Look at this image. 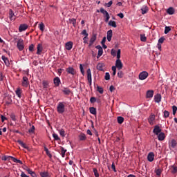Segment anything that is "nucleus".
Masks as SVG:
<instances>
[{
    "label": "nucleus",
    "mask_w": 177,
    "mask_h": 177,
    "mask_svg": "<svg viewBox=\"0 0 177 177\" xmlns=\"http://www.w3.org/2000/svg\"><path fill=\"white\" fill-rule=\"evenodd\" d=\"M121 57V50L118 49L117 51V60L115 62V67L118 70H122V62H121V59H120Z\"/></svg>",
    "instance_id": "1"
},
{
    "label": "nucleus",
    "mask_w": 177,
    "mask_h": 177,
    "mask_svg": "<svg viewBox=\"0 0 177 177\" xmlns=\"http://www.w3.org/2000/svg\"><path fill=\"white\" fill-rule=\"evenodd\" d=\"M57 111L58 114H63L66 111V102H59L57 106Z\"/></svg>",
    "instance_id": "2"
},
{
    "label": "nucleus",
    "mask_w": 177,
    "mask_h": 177,
    "mask_svg": "<svg viewBox=\"0 0 177 177\" xmlns=\"http://www.w3.org/2000/svg\"><path fill=\"white\" fill-rule=\"evenodd\" d=\"M169 149L171 150H174V149H177V142L175 139L169 141Z\"/></svg>",
    "instance_id": "3"
},
{
    "label": "nucleus",
    "mask_w": 177,
    "mask_h": 177,
    "mask_svg": "<svg viewBox=\"0 0 177 177\" xmlns=\"http://www.w3.org/2000/svg\"><path fill=\"white\" fill-rule=\"evenodd\" d=\"M17 48L20 52L24 49V41H23V39H18L17 43Z\"/></svg>",
    "instance_id": "4"
},
{
    "label": "nucleus",
    "mask_w": 177,
    "mask_h": 177,
    "mask_svg": "<svg viewBox=\"0 0 177 177\" xmlns=\"http://www.w3.org/2000/svg\"><path fill=\"white\" fill-rule=\"evenodd\" d=\"M147 77H149V73H147V71L140 72L138 76L139 80H140L141 81H144V80H146Z\"/></svg>",
    "instance_id": "5"
},
{
    "label": "nucleus",
    "mask_w": 177,
    "mask_h": 177,
    "mask_svg": "<svg viewBox=\"0 0 177 177\" xmlns=\"http://www.w3.org/2000/svg\"><path fill=\"white\" fill-rule=\"evenodd\" d=\"M66 73L71 74V75H75L77 74V71H75L73 67L69 66L66 68Z\"/></svg>",
    "instance_id": "6"
},
{
    "label": "nucleus",
    "mask_w": 177,
    "mask_h": 177,
    "mask_svg": "<svg viewBox=\"0 0 177 177\" xmlns=\"http://www.w3.org/2000/svg\"><path fill=\"white\" fill-rule=\"evenodd\" d=\"M30 84V82L28 81V77L24 76L23 80H22V86L24 88H27Z\"/></svg>",
    "instance_id": "7"
},
{
    "label": "nucleus",
    "mask_w": 177,
    "mask_h": 177,
    "mask_svg": "<svg viewBox=\"0 0 177 177\" xmlns=\"http://www.w3.org/2000/svg\"><path fill=\"white\" fill-rule=\"evenodd\" d=\"M95 48L96 49H98V54L97 55V59H99V57H100V56L103 55V48L100 45L97 46Z\"/></svg>",
    "instance_id": "8"
},
{
    "label": "nucleus",
    "mask_w": 177,
    "mask_h": 177,
    "mask_svg": "<svg viewBox=\"0 0 177 177\" xmlns=\"http://www.w3.org/2000/svg\"><path fill=\"white\" fill-rule=\"evenodd\" d=\"M28 28V26L27 24H21L19 27V32H23V31H26Z\"/></svg>",
    "instance_id": "9"
},
{
    "label": "nucleus",
    "mask_w": 177,
    "mask_h": 177,
    "mask_svg": "<svg viewBox=\"0 0 177 177\" xmlns=\"http://www.w3.org/2000/svg\"><path fill=\"white\" fill-rule=\"evenodd\" d=\"M9 19L10 20H16V15L12 9L9 10Z\"/></svg>",
    "instance_id": "10"
},
{
    "label": "nucleus",
    "mask_w": 177,
    "mask_h": 177,
    "mask_svg": "<svg viewBox=\"0 0 177 177\" xmlns=\"http://www.w3.org/2000/svg\"><path fill=\"white\" fill-rule=\"evenodd\" d=\"M73 41H68L67 43H66L65 44V48L66 50H71V49H73Z\"/></svg>",
    "instance_id": "11"
},
{
    "label": "nucleus",
    "mask_w": 177,
    "mask_h": 177,
    "mask_svg": "<svg viewBox=\"0 0 177 177\" xmlns=\"http://www.w3.org/2000/svg\"><path fill=\"white\" fill-rule=\"evenodd\" d=\"M147 160L149 162H153L154 161V153L150 152L147 156Z\"/></svg>",
    "instance_id": "12"
},
{
    "label": "nucleus",
    "mask_w": 177,
    "mask_h": 177,
    "mask_svg": "<svg viewBox=\"0 0 177 177\" xmlns=\"http://www.w3.org/2000/svg\"><path fill=\"white\" fill-rule=\"evenodd\" d=\"M96 38H97L96 34H93L90 39L88 46H92L93 45V43L95 42V41H96Z\"/></svg>",
    "instance_id": "13"
},
{
    "label": "nucleus",
    "mask_w": 177,
    "mask_h": 177,
    "mask_svg": "<svg viewBox=\"0 0 177 177\" xmlns=\"http://www.w3.org/2000/svg\"><path fill=\"white\" fill-rule=\"evenodd\" d=\"M153 132V133H155V135H158V133H161V129H160V126H155Z\"/></svg>",
    "instance_id": "14"
},
{
    "label": "nucleus",
    "mask_w": 177,
    "mask_h": 177,
    "mask_svg": "<svg viewBox=\"0 0 177 177\" xmlns=\"http://www.w3.org/2000/svg\"><path fill=\"white\" fill-rule=\"evenodd\" d=\"M106 38H107V41H109V42H110V41H111V38H113V30H109L107 32Z\"/></svg>",
    "instance_id": "15"
},
{
    "label": "nucleus",
    "mask_w": 177,
    "mask_h": 177,
    "mask_svg": "<svg viewBox=\"0 0 177 177\" xmlns=\"http://www.w3.org/2000/svg\"><path fill=\"white\" fill-rule=\"evenodd\" d=\"M154 120H156V115L154 114L151 113V115L149 116V118H148V121H149V123L150 124V125H153V122Z\"/></svg>",
    "instance_id": "16"
},
{
    "label": "nucleus",
    "mask_w": 177,
    "mask_h": 177,
    "mask_svg": "<svg viewBox=\"0 0 177 177\" xmlns=\"http://www.w3.org/2000/svg\"><path fill=\"white\" fill-rule=\"evenodd\" d=\"M97 70H99L100 71H104V64L98 63L97 65Z\"/></svg>",
    "instance_id": "17"
},
{
    "label": "nucleus",
    "mask_w": 177,
    "mask_h": 177,
    "mask_svg": "<svg viewBox=\"0 0 177 177\" xmlns=\"http://www.w3.org/2000/svg\"><path fill=\"white\" fill-rule=\"evenodd\" d=\"M1 59L4 62L7 67H9L10 66V63H9V59H8V57H6L5 55H2Z\"/></svg>",
    "instance_id": "18"
},
{
    "label": "nucleus",
    "mask_w": 177,
    "mask_h": 177,
    "mask_svg": "<svg viewBox=\"0 0 177 177\" xmlns=\"http://www.w3.org/2000/svg\"><path fill=\"white\" fill-rule=\"evenodd\" d=\"M147 12H149V7H147V6H144L141 8L142 15H146Z\"/></svg>",
    "instance_id": "19"
},
{
    "label": "nucleus",
    "mask_w": 177,
    "mask_h": 177,
    "mask_svg": "<svg viewBox=\"0 0 177 177\" xmlns=\"http://www.w3.org/2000/svg\"><path fill=\"white\" fill-rule=\"evenodd\" d=\"M15 93H16L17 96H18V97H19V99H21V93H23V90H21V88H18L15 91Z\"/></svg>",
    "instance_id": "20"
},
{
    "label": "nucleus",
    "mask_w": 177,
    "mask_h": 177,
    "mask_svg": "<svg viewBox=\"0 0 177 177\" xmlns=\"http://www.w3.org/2000/svg\"><path fill=\"white\" fill-rule=\"evenodd\" d=\"M37 55H41V53H42V50L44 49V48L42 47V44H39L37 45Z\"/></svg>",
    "instance_id": "21"
},
{
    "label": "nucleus",
    "mask_w": 177,
    "mask_h": 177,
    "mask_svg": "<svg viewBox=\"0 0 177 177\" xmlns=\"http://www.w3.org/2000/svg\"><path fill=\"white\" fill-rule=\"evenodd\" d=\"M154 100L156 103H160L161 102V94H156L154 96Z\"/></svg>",
    "instance_id": "22"
},
{
    "label": "nucleus",
    "mask_w": 177,
    "mask_h": 177,
    "mask_svg": "<svg viewBox=\"0 0 177 177\" xmlns=\"http://www.w3.org/2000/svg\"><path fill=\"white\" fill-rule=\"evenodd\" d=\"M54 84L55 85V86H59V85H60V78H59V77H56L54 78Z\"/></svg>",
    "instance_id": "23"
},
{
    "label": "nucleus",
    "mask_w": 177,
    "mask_h": 177,
    "mask_svg": "<svg viewBox=\"0 0 177 177\" xmlns=\"http://www.w3.org/2000/svg\"><path fill=\"white\" fill-rule=\"evenodd\" d=\"M17 143H19V145H20V146H21V147H24V149H26V150H28V146L26 144H24V142H23V141L18 140Z\"/></svg>",
    "instance_id": "24"
},
{
    "label": "nucleus",
    "mask_w": 177,
    "mask_h": 177,
    "mask_svg": "<svg viewBox=\"0 0 177 177\" xmlns=\"http://www.w3.org/2000/svg\"><path fill=\"white\" fill-rule=\"evenodd\" d=\"M44 151H46V154L49 156L50 158H52V153L49 151V149H47L46 145H44Z\"/></svg>",
    "instance_id": "25"
},
{
    "label": "nucleus",
    "mask_w": 177,
    "mask_h": 177,
    "mask_svg": "<svg viewBox=\"0 0 177 177\" xmlns=\"http://www.w3.org/2000/svg\"><path fill=\"white\" fill-rule=\"evenodd\" d=\"M62 92L64 95H70V93H71V90H70L68 88H64L62 89Z\"/></svg>",
    "instance_id": "26"
},
{
    "label": "nucleus",
    "mask_w": 177,
    "mask_h": 177,
    "mask_svg": "<svg viewBox=\"0 0 177 177\" xmlns=\"http://www.w3.org/2000/svg\"><path fill=\"white\" fill-rule=\"evenodd\" d=\"M153 95H154V91L153 90H149L147 92V98L153 97Z\"/></svg>",
    "instance_id": "27"
},
{
    "label": "nucleus",
    "mask_w": 177,
    "mask_h": 177,
    "mask_svg": "<svg viewBox=\"0 0 177 177\" xmlns=\"http://www.w3.org/2000/svg\"><path fill=\"white\" fill-rule=\"evenodd\" d=\"M170 170H171V174H176L177 166H175V165L170 166Z\"/></svg>",
    "instance_id": "28"
},
{
    "label": "nucleus",
    "mask_w": 177,
    "mask_h": 177,
    "mask_svg": "<svg viewBox=\"0 0 177 177\" xmlns=\"http://www.w3.org/2000/svg\"><path fill=\"white\" fill-rule=\"evenodd\" d=\"M158 140H164L165 139V134L164 133H159L158 134Z\"/></svg>",
    "instance_id": "29"
},
{
    "label": "nucleus",
    "mask_w": 177,
    "mask_h": 177,
    "mask_svg": "<svg viewBox=\"0 0 177 177\" xmlns=\"http://www.w3.org/2000/svg\"><path fill=\"white\" fill-rule=\"evenodd\" d=\"M6 104H12V97L10 95L6 97Z\"/></svg>",
    "instance_id": "30"
},
{
    "label": "nucleus",
    "mask_w": 177,
    "mask_h": 177,
    "mask_svg": "<svg viewBox=\"0 0 177 177\" xmlns=\"http://www.w3.org/2000/svg\"><path fill=\"white\" fill-rule=\"evenodd\" d=\"M89 111H90L91 114H93V115H96V114H97L96 108H95V107H90Z\"/></svg>",
    "instance_id": "31"
},
{
    "label": "nucleus",
    "mask_w": 177,
    "mask_h": 177,
    "mask_svg": "<svg viewBox=\"0 0 177 177\" xmlns=\"http://www.w3.org/2000/svg\"><path fill=\"white\" fill-rule=\"evenodd\" d=\"M87 80H92V72L91 71L90 68L87 69Z\"/></svg>",
    "instance_id": "32"
},
{
    "label": "nucleus",
    "mask_w": 177,
    "mask_h": 177,
    "mask_svg": "<svg viewBox=\"0 0 177 177\" xmlns=\"http://www.w3.org/2000/svg\"><path fill=\"white\" fill-rule=\"evenodd\" d=\"M11 159L14 162H17V164H21V165H23V162L20 160H18L17 158L15 157H11Z\"/></svg>",
    "instance_id": "33"
},
{
    "label": "nucleus",
    "mask_w": 177,
    "mask_h": 177,
    "mask_svg": "<svg viewBox=\"0 0 177 177\" xmlns=\"http://www.w3.org/2000/svg\"><path fill=\"white\" fill-rule=\"evenodd\" d=\"M80 140H86V136L84 133H81L79 135Z\"/></svg>",
    "instance_id": "34"
},
{
    "label": "nucleus",
    "mask_w": 177,
    "mask_h": 177,
    "mask_svg": "<svg viewBox=\"0 0 177 177\" xmlns=\"http://www.w3.org/2000/svg\"><path fill=\"white\" fill-rule=\"evenodd\" d=\"M167 13H168V15H174V13H175V10H174V8L170 7L167 9Z\"/></svg>",
    "instance_id": "35"
},
{
    "label": "nucleus",
    "mask_w": 177,
    "mask_h": 177,
    "mask_svg": "<svg viewBox=\"0 0 177 177\" xmlns=\"http://www.w3.org/2000/svg\"><path fill=\"white\" fill-rule=\"evenodd\" d=\"M69 21L71 24H73V27H77V19L73 18L69 19Z\"/></svg>",
    "instance_id": "36"
},
{
    "label": "nucleus",
    "mask_w": 177,
    "mask_h": 177,
    "mask_svg": "<svg viewBox=\"0 0 177 177\" xmlns=\"http://www.w3.org/2000/svg\"><path fill=\"white\" fill-rule=\"evenodd\" d=\"M109 26H111V27H114V28H115L117 27V24L115 21L111 20L109 22Z\"/></svg>",
    "instance_id": "37"
},
{
    "label": "nucleus",
    "mask_w": 177,
    "mask_h": 177,
    "mask_svg": "<svg viewBox=\"0 0 177 177\" xmlns=\"http://www.w3.org/2000/svg\"><path fill=\"white\" fill-rule=\"evenodd\" d=\"M67 151L66 149H64L63 147H61V155L62 157L64 158L66 156V152Z\"/></svg>",
    "instance_id": "38"
},
{
    "label": "nucleus",
    "mask_w": 177,
    "mask_h": 177,
    "mask_svg": "<svg viewBox=\"0 0 177 177\" xmlns=\"http://www.w3.org/2000/svg\"><path fill=\"white\" fill-rule=\"evenodd\" d=\"M40 176L41 177H48L49 176V173L47 171H41L40 172Z\"/></svg>",
    "instance_id": "39"
},
{
    "label": "nucleus",
    "mask_w": 177,
    "mask_h": 177,
    "mask_svg": "<svg viewBox=\"0 0 177 177\" xmlns=\"http://www.w3.org/2000/svg\"><path fill=\"white\" fill-rule=\"evenodd\" d=\"M155 172L157 176H161V172H162V170H161V169H158L155 170Z\"/></svg>",
    "instance_id": "40"
},
{
    "label": "nucleus",
    "mask_w": 177,
    "mask_h": 177,
    "mask_svg": "<svg viewBox=\"0 0 177 177\" xmlns=\"http://www.w3.org/2000/svg\"><path fill=\"white\" fill-rule=\"evenodd\" d=\"M39 28L40 31H44L45 30V25L44 24V23H41L39 25Z\"/></svg>",
    "instance_id": "41"
},
{
    "label": "nucleus",
    "mask_w": 177,
    "mask_h": 177,
    "mask_svg": "<svg viewBox=\"0 0 177 177\" xmlns=\"http://www.w3.org/2000/svg\"><path fill=\"white\" fill-rule=\"evenodd\" d=\"M147 39V38L145 35H140V40L142 41V42H146Z\"/></svg>",
    "instance_id": "42"
},
{
    "label": "nucleus",
    "mask_w": 177,
    "mask_h": 177,
    "mask_svg": "<svg viewBox=\"0 0 177 177\" xmlns=\"http://www.w3.org/2000/svg\"><path fill=\"white\" fill-rule=\"evenodd\" d=\"M118 124H122V122H124V118L122 116H118Z\"/></svg>",
    "instance_id": "43"
},
{
    "label": "nucleus",
    "mask_w": 177,
    "mask_h": 177,
    "mask_svg": "<svg viewBox=\"0 0 177 177\" xmlns=\"http://www.w3.org/2000/svg\"><path fill=\"white\" fill-rule=\"evenodd\" d=\"M97 92H99V93H100L101 95H102L103 92H104V90H103V88L97 86Z\"/></svg>",
    "instance_id": "44"
},
{
    "label": "nucleus",
    "mask_w": 177,
    "mask_h": 177,
    "mask_svg": "<svg viewBox=\"0 0 177 177\" xmlns=\"http://www.w3.org/2000/svg\"><path fill=\"white\" fill-rule=\"evenodd\" d=\"M80 73L82 74V75H85V72L84 71V66H82V64H80Z\"/></svg>",
    "instance_id": "45"
},
{
    "label": "nucleus",
    "mask_w": 177,
    "mask_h": 177,
    "mask_svg": "<svg viewBox=\"0 0 177 177\" xmlns=\"http://www.w3.org/2000/svg\"><path fill=\"white\" fill-rule=\"evenodd\" d=\"M93 172H94V175L95 177H99V172H97V169L93 168Z\"/></svg>",
    "instance_id": "46"
},
{
    "label": "nucleus",
    "mask_w": 177,
    "mask_h": 177,
    "mask_svg": "<svg viewBox=\"0 0 177 177\" xmlns=\"http://www.w3.org/2000/svg\"><path fill=\"white\" fill-rule=\"evenodd\" d=\"M35 131V127H34V125H32L31 127V128L29 129L28 132H29V133H34Z\"/></svg>",
    "instance_id": "47"
},
{
    "label": "nucleus",
    "mask_w": 177,
    "mask_h": 177,
    "mask_svg": "<svg viewBox=\"0 0 177 177\" xmlns=\"http://www.w3.org/2000/svg\"><path fill=\"white\" fill-rule=\"evenodd\" d=\"M171 31V27L169 26H166L165 28V34H168Z\"/></svg>",
    "instance_id": "48"
},
{
    "label": "nucleus",
    "mask_w": 177,
    "mask_h": 177,
    "mask_svg": "<svg viewBox=\"0 0 177 177\" xmlns=\"http://www.w3.org/2000/svg\"><path fill=\"white\" fill-rule=\"evenodd\" d=\"M100 12L102 13V15H104L106 16V15H108L109 12L104 10V8H100Z\"/></svg>",
    "instance_id": "49"
},
{
    "label": "nucleus",
    "mask_w": 177,
    "mask_h": 177,
    "mask_svg": "<svg viewBox=\"0 0 177 177\" xmlns=\"http://www.w3.org/2000/svg\"><path fill=\"white\" fill-rule=\"evenodd\" d=\"M82 35H85L84 37L88 38V36L89 35V34L86 32V30H83L82 32Z\"/></svg>",
    "instance_id": "50"
},
{
    "label": "nucleus",
    "mask_w": 177,
    "mask_h": 177,
    "mask_svg": "<svg viewBox=\"0 0 177 177\" xmlns=\"http://www.w3.org/2000/svg\"><path fill=\"white\" fill-rule=\"evenodd\" d=\"M172 110H173V115H175L176 114V111H177V106L175 105L173 106Z\"/></svg>",
    "instance_id": "51"
},
{
    "label": "nucleus",
    "mask_w": 177,
    "mask_h": 177,
    "mask_svg": "<svg viewBox=\"0 0 177 177\" xmlns=\"http://www.w3.org/2000/svg\"><path fill=\"white\" fill-rule=\"evenodd\" d=\"M168 117H169V111H164V118H168Z\"/></svg>",
    "instance_id": "52"
},
{
    "label": "nucleus",
    "mask_w": 177,
    "mask_h": 177,
    "mask_svg": "<svg viewBox=\"0 0 177 177\" xmlns=\"http://www.w3.org/2000/svg\"><path fill=\"white\" fill-rule=\"evenodd\" d=\"M53 137L54 138L55 140H60V138H59V136L56 133H53Z\"/></svg>",
    "instance_id": "53"
},
{
    "label": "nucleus",
    "mask_w": 177,
    "mask_h": 177,
    "mask_svg": "<svg viewBox=\"0 0 177 177\" xmlns=\"http://www.w3.org/2000/svg\"><path fill=\"white\" fill-rule=\"evenodd\" d=\"M11 157H12V156H3L1 158V160L3 161H8V158H11Z\"/></svg>",
    "instance_id": "54"
},
{
    "label": "nucleus",
    "mask_w": 177,
    "mask_h": 177,
    "mask_svg": "<svg viewBox=\"0 0 177 177\" xmlns=\"http://www.w3.org/2000/svg\"><path fill=\"white\" fill-rule=\"evenodd\" d=\"M113 5V1H110L109 3H105V6H106V8H110V6H111Z\"/></svg>",
    "instance_id": "55"
},
{
    "label": "nucleus",
    "mask_w": 177,
    "mask_h": 177,
    "mask_svg": "<svg viewBox=\"0 0 177 177\" xmlns=\"http://www.w3.org/2000/svg\"><path fill=\"white\" fill-rule=\"evenodd\" d=\"M164 41H165V38L164 37H160L159 39H158V44H164Z\"/></svg>",
    "instance_id": "56"
},
{
    "label": "nucleus",
    "mask_w": 177,
    "mask_h": 177,
    "mask_svg": "<svg viewBox=\"0 0 177 177\" xmlns=\"http://www.w3.org/2000/svg\"><path fill=\"white\" fill-rule=\"evenodd\" d=\"M105 80L106 81H109V80H110V73H105Z\"/></svg>",
    "instance_id": "57"
},
{
    "label": "nucleus",
    "mask_w": 177,
    "mask_h": 177,
    "mask_svg": "<svg viewBox=\"0 0 177 177\" xmlns=\"http://www.w3.org/2000/svg\"><path fill=\"white\" fill-rule=\"evenodd\" d=\"M96 100H97L96 97H91V99H90V102H91V103H95Z\"/></svg>",
    "instance_id": "58"
},
{
    "label": "nucleus",
    "mask_w": 177,
    "mask_h": 177,
    "mask_svg": "<svg viewBox=\"0 0 177 177\" xmlns=\"http://www.w3.org/2000/svg\"><path fill=\"white\" fill-rule=\"evenodd\" d=\"M118 77L119 78H122V77H124V74L122 73V71H119V72L118 73Z\"/></svg>",
    "instance_id": "59"
},
{
    "label": "nucleus",
    "mask_w": 177,
    "mask_h": 177,
    "mask_svg": "<svg viewBox=\"0 0 177 177\" xmlns=\"http://www.w3.org/2000/svg\"><path fill=\"white\" fill-rule=\"evenodd\" d=\"M111 55H112V56H116V55H117V51H115V50H114V49H112V50H111Z\"/></svg>",
    "instance_id": "60"
},
{
    "label": "nucleus",
    "mask_w": 177,
    "mask_h": 177,
    "mask_svg": "<svg viewBox=\"0 0 177 177\" xmlns=\"http://www.w3.org/2000/svg\"><path fill=\"white\" fill-rule=\"evenodd\" d=\"M29 51L34 52V44H31L30 46H29Z\"/></svg>",
    "instance_id": "61"
},
{
    "label": "nucleus",
    "mask_w": 177,
    "mask_h": 177,
    "mask_svg": "<svg viewBox=\"0 0 177 177\" xmlns=\"http://www.w3.org/2000/svg\"><path fill=\"white\" fill-rule=\"evenodd\" d=\"M59 134L61 135V136H62V138H64V136H66V135L64 134V131L63 129L59 130Z\"/></svg>",
    "instance_id": "62"
},
{
    "label": "nucleus",
    "mask_w": 177,
    "mask_h": 177,
    "mask_svg": "<svg viewBox=\"0 0 177 177\" xmlns=\"http://www.w3.org/2000/svg\"><path fill=\"white\" fill-rule=\"evenodd\" d=\"M105 17H106L105 21H106V23H107V21H109V20H110V15H109V13H108L105 15Z\"/></svg>",
    "instance_id": "63"
},
{
    "label": "nucleus",
    "mask_w": 177,
    "mask_h": 177,
    "mask_svg": "<svg viewBox=\"0 0 177 177\" xmlns=\"http://www.w3.org/2000/svg\"><path fill=\"white\" fill-rule=\"evenodd\" d=\"M10 118L12 120V121H16V115L15 114H11Z\"/></svg>",
    "instance_id": "64"
}]
</instances>
